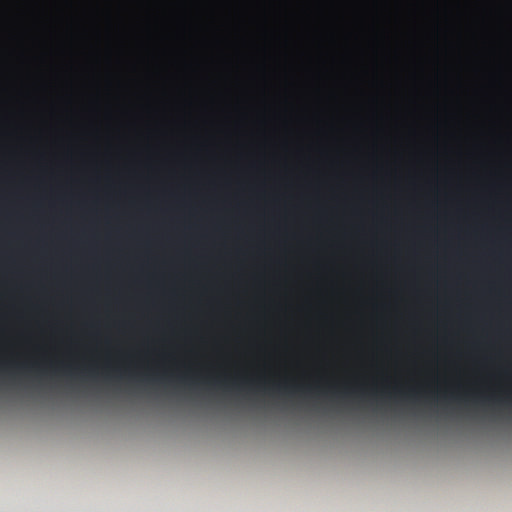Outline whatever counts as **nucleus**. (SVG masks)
<instances>
[{"instance_id":"obj_1","label":"nucleus","mask_w":512,"mask_h":512,"mask_svg":"<svg viewBox=\"0 0 512 512\" xmlns=\"http://www.w3.org/2000/svg\"><path fill=\"white\" fill-rule=\"evenodd\" d=\"M273 389L277 391H286L289 393L298 392V391H316L319 387H311V386H295L289 384L277 383L273 385Z\"/></svg>"},{"instance_id":"obj_2","label":"nucleus","mask_w":512,"mask_h":512,"mask_svg":"<svg viewBox=\"0 0 512 512\" xmlns=\"http://www.w3.org/2000/svg\"><path fill=\"white\" fill-rule=\"evenodd\" d=\"M504 400L512 404V392L506 394V397H504Z\"/></svg>"},{"instance_id":"obj_3","label":"nucleus","mask_w":512,"mask_h":512,"mask_svg":"<svg viewBox=\"0 0 512 512\" xmlns=\"http://www.w3.org/2000/svg\"><path fill=\"white\" fill-rule=\"evenodd\" d=\"M215 384H228L226 381H222L220 379H216V381H214Z\"/></svg>"},{"instance_id":"obj_4","label":"nucleus","mask_w":512,"mask_h":512,"mask_svg":"<svg viewBox=\"0 0 512 512\" xmlns=\"http://www.w3.org/2000/svg\"><path fill=\"white\" fill-rule=\"evenodd\" d=\"M350 392H352L350 389L345 388V390H344V394H345V395H348Z\"/></svg>"},{"instance_id":"obj_5","label":"nucleus","mask_w":512,"mask_h":512,"mask_svg":"<svg viewBox=\"0 0 512 512\" xmlns=\"http://www.w3.org/2000/svg\"><path fill=\"white\" fill-rule=\"evenodd\" d=\"M232 384L239 387V384L237 382H232Z\"/></svg>"}]
</instances>
